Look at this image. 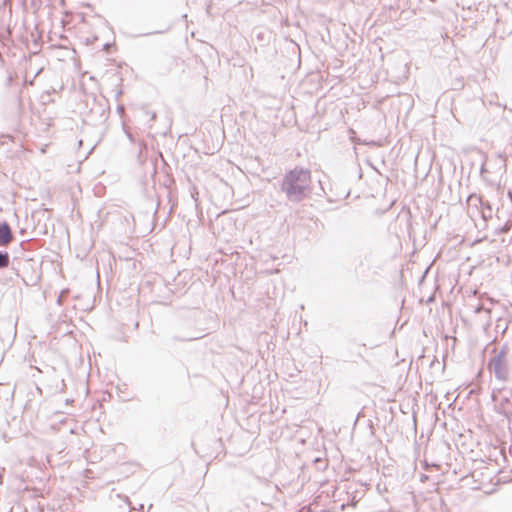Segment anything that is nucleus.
Here are the masks:
<instances>
[{
	"instance_id": "1",
	"label": "nucleus",
	"mask_w": 512,
	"mask_h": 512,
	"mask_svg": "<svg viewBox=\"0 0 512 512\" xmlns=\"http://www.w3.org/2000/svg\"><path fill=\"white\" fill-rule=\"evenodd\" d=\"M310 182V172L296 168L287 173L282 186L290 199L297 200L309 187Z\"/></svg>"
},
{
	"instance_id": "2",
	"label": "nucleus",
	"mask_w": 512,
	"mask_h": 512,
	"mask_svg": "<svg viewBox=\"0 0 512 512\" xmlns=\"http://www.w3.org/2000/svg\"><path fill=\"white\" fill-rule=\"evenodd\" d=\"M491 358L487 364V368L490 372L494 373L495 376L505 381L508 379V348L506 346L497 347L495 346L491 350Z\"/></svg>"
},
{
	"instance_id": "3",
	"label": "nucleus",
	"mask_w": 512,
	"mask_h": 512,
	"mask_svg": "<svg viewBox=\"0 0 512 512\" xmlns=\"http://www.w3.org/2000/svg\"><path fill=\"white\" fill-rule=\"evenodd\" d=\"M13 233L10 225L0 222V247H6L13 241Z\"/></svg>"
},
{
	"instance_id": "4",
	"label": "nucleus",
	"mask_w": 512,
	"mask_h": 512,
	"mask_svg": "<svg viewBox=\"0 0 512 512\" xmlns=\"http://www.w3.org/2000/svg\"><path fill=\"white\" fill-rule=\"evenodd\" d=\"M9 265V255L8 253L0 252V268H5Z\"/></svg>"
}]
</instances>
